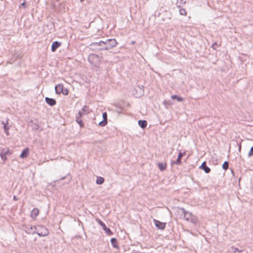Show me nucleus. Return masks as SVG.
I'll return each mask as SVG.
<instances>
[{
    "label": "nucleus",
    "mask_w": 253,
    "mask_h": 253,
    "mask_svg": "<svg viewBox=\"0 0 253 253\" xmlns=\"http://www.w3.org/2000/svg\"><path fill=\"white\" fill-rule=\"evenodd\" d=\"M171 98L172 99H177V100L178 102H181L183 100V99L182 97L178 96V95H172Z\"/></svg>",
    "instance_id": "23"
},
{
    "label": "nucleus",
    "mask_w": 253,
    "mask_h": 253,
    "mask_svg": "<svg viewBox=\"0 0 253 253\" xmlns=\"http://www.w3.org/2000/svg\"><path fill=\"white\" fill-rule=\"evenodd\" d=\"M139 126L142 128H145L147 125V121L145 120H139L138 121Z\"/></svg>",
    "instance_id": "20"
},
{
    "label": "nucleus",
    "mask_w": 253,
    "mask_h": 253,
    "mask_svg": "<svg viewBox=\"0 0 253 253\" xmlns=\"http://www.w3.org/2000/svg\"><path fill=\"white\" fill-rule=\"evenodd\" d=\"M104 182V178L101 176H97L96 182L97 184H101Z\"/></svg>",
    "instance_id": "22"
},
{
    "label": "nucleus",
    "mask_w": 253,
    "mask_h": 253,
    "mask_svg": "<svg viewBox=\"0 0 253 253\" xmlns=\"http://www.w3.org/2000/svg\"><path fill=\"white\" fill-rule=\"evenodd\" d=\"M241 146L240 145L239 146V151H241Z\"/></svg>",
    "instance_id": "33"
},
{
    "label": "nucleus",
    "mask_w": 253,
    "mask_h": 253,
    "mask_svg": "<svg viewBox=\"0 0 253 253\" xmlns=\"http://www.w3.org/2000/svg\"><path fill=\"white\" fill-rule=\"evenodd\" d=\"M180 210L181 211L182 214L183 215L184 218L186 220H189L192 215L191 213L188 211H186L183 208H180Z\"/></svg>",
    "instance_id": "8"
},
{
    "label": "nucleus",
    "mask_w": 253,
    "mask_h": 253,
    "mask_svg": "<svg viewBox=\"0 0 253 253\" xmlns=\"http://www.w3.org/2000/svg\"><path fill=\"white\" fill-rule=\"evenodd\" d=\"M2 124L3 125V128H4V129L5 130V132L6 135H8L9 132H8V130L9 128L8 127H7L6 124H5L3 122H2Z\"/></svg>",
    "instance_id": "25"
},
{
    "label": "nucleus",
    "mask_w": 253,
    "mask_h": 253,
    "mask_svg": "<svg viewBox=\"0 0 253 253\" xmlns=\"http://www.w3.org/2000/svg\"><path fill=\"white\" fill-rule=\"evenodd\" d=\"M96 221L99 224V225H100L101 226L103 229L106 231V232L107 233V234H112L110 229L109 228H107L105 224L101 220H100L99 219H97Z\"/></svg>",
    "instance_id": "6"
},
{
    "label": "nucleus",
    "mask_w": 253,
    "mask_h": 253,
    "mask_svg": "<svg viewBox=\"0 0 253 253\" xmlns=\"http://www.w3.org/2000/svg\"><path fill=\"white\" fill-rule=\"evenodd\" d=\"M26 3L25 1H24L23 2H22L21 4V5L23 6L24 7V8H25L26 7Z\"/></svg>",
    "instance_id": "32"
},
{
    "label": "nucleus",
    "mask_w": 253,
    "mask_h": 253,
    "mask_svg": "<svg viewBox=\"0 0 253 253\" xmlns=\"http://www.w3.org/2000/svg\"><path fill=\"white\" fill-rule=\"evenodd\" d=\"M82 117L81 112L80 111L78 113V116L76 117V122L80 125L81 127L84 126V124L81 119Z\"/></svg>",
    "instance_id": "16"
},
{
    "label": "nucleus",
    "mask_w": 253,
    "mask_h": 253,
    "mask_svg": "<svg viewBox=\"0 0 253 253\" xmlns=\"http://www.w3.org/2000/svg\"><path fill=\"white\" fill-rule=\"evenodd\" d=\"M80 1H81V2H83V1H84V0H80Z\"/></svg>",
    "instance_id": "38"
},
{
    "label": "nucleus",
    "mask_w": 253,
    "mask_h": 253,
    "mask_svg": "<svg viewBox=\"0 0 253 253\" xmlns=\"http://www.w3.org/2000/svg\"><path fill=\"white\" fill-rule=\"evenodd\" d=\"M107 121L105 119L104 120H103V121H101L99 123V125L101 126H105L107 124Z\"/></svg>",
    "instance_id": "27"
},
{
    "label": "nucleus",
    "mask_w": 253,
    "mask_h": 253,
    "mask_svg": "<svg viewBox=\"0 0 253 253\" xmlns=\"http://www.w3.org/2000/svg\"><path fill=\"white\" fill-rule=\"evenodd\" d=\"M158 166L161 171H164L166 169L167 164L166 163H158Z\"/></svg>",
    "instance_id": "19"
},
{
    "label": "nucleus",
    "mask_w": 253,
    "mask_h": 253,
    "mask_svg": "<svg viewBox=\"0 0 253 253\" xmlns=\"http://www.w3.org/2000/svg\"><path fill=\"white\" fill-rule=\"evenodd\" d=\"M111 243L114 248L118 249L119 247L118 245L117 241L115 238H112L111 239Z\"/></svg>",
    "instance_id": "21"
},
{
    "label": "nucleus",
    "mask_w": 253,
    "mask_h": 253,
    "mask_svg": "<svg viewBox=\"0 0 253 253\" xmlns=\"http://www.w3.org/2000/svg\"><path fill=\"white\" fill-rule=\"evenodd\" d=\"M61 45V43L57 41L53 42L51 48L52 51H55Z\"/></svg>",
    "instance_id": "12"
},
{
    "label": "nucleus",
    "mask_w": 253,
    "mask_h": 253,
    "mask_svg": "<svg viewBox=\"0 0 253 253\" xmlns=\"http://www.w3.org/2000/svg\"><path fill=\"white\" fill-rule=\"evenodd\" d=\"M90 48L97 51L106 50L105 42L100 41L98 42H93L90 44Z\"/></svg>",
    "instance_id": "1"
},
{
    "label": "nucleus",
    "mask_w": 253,
    "mask_h": 253,
    "mask_svg": "<svg viewBox=\"0 0 253 253\" xmlns=\"http://www.w3.org/2000/svg\"><path fill=\"white\" fill-rule=\"evenodd\" d=\"M184 154H185V153H182L181 152H179V154H178V157H177L176 161L175 162V161H172L171 163V164L172 165H173V164H176V165H180L181 164V158L184 156Z\"/></svg>",
    "instance_id": "9"
},
{
    "label": "nucleus",
    "mask_w": 253,
    "mask_h": 253,
    "mask_svg": "<svg viewBox=\"0 0 253 253\" xmlns=\"http://www.w3.org/2000/svg\"><path fill=\"white\" fill-rule=\"evenodd\" d=\"M39 213V211L37 208H34L31 212V217L35 219Z\"/></svg>",
    "instance_id": "14"
},
{
    "label": "nucleus",
    "mask_w": 253,
    "mask_h": 253,
    "mask_svg": "<svg viewBox=\"0 0 253 253\" xmlns=\"http://www.w3.org/2000/svg\"><path fill=\"white\" fill-rule=\"evenodd\" d=\"M81 112L82 116L84 115H87V114H89V110L88 107H87L86 105L84 106L82 109V111H81Z\"/></svg>",
    "instance_id": "18"
},
{
    "label": "nucleus",
    "mask_w": 253,
    "mask_h": 253,
    "mask_svg": "<svg viewBox=\"0 0 253 253\" xmlns=\"http://www.w3.org/2000/svg\"><path fill=\"white\" fill-rule=\"evenodd\" d=\"M102 117H103V120H104L105 119V120H107V113L106 112L103 113Z\"/></svg>",
    "instance_id": "30"
},
{
    "label": "nucleus",
    "mask_w": 253,
    "mask_h": 253,
    "mask_svg": "<svg viewBox=\"0 0 253 253\" xmlns=\"http://www.w3.org/2000/svg\"><path fill=\"white\" fill-rule=\"evenodd\" d=\"M29 153V150L28 148H25L22 152L20 157L21 158H24L28 156Z\"/></svg>",
    "instance_id": "17"
},
{
    "label": "nucleus",
    "mask_w": 253,
    "mask_h": 253,
    "mask_svg": "<svg viewBox=\"0 0 253 253\" xmlns=\"http://www.w3.org/2000/svg\"><path fill=\"white\" fill-rule=\"evenodd\" d=\"M55 90L56 93L58 94L62 93L64 95H67L68 94V90L64 88L63 85L61 84L56 85Z\"/></svg>",
    "instance_id": "5"
},
{
    "label": "nucleus",
    "mask_w": 253,
    "mask_h": 253,
    "mask_svg": "<svg viewBox=\"0 0 253 253\" xmlns=\"http://www.w3.org/2000/svg\"><path fill=\"white\" fill-rule=\"evenodd\" d=\"M166 101H164V103L166 104Z\"/></svg>",
    "instance_id": "37"
},
{
    "label": "nucleus",
    "mask_w": 253,
    "mask_h": 253,
    "mask_svg": "<svg viewBox=\"0 0 253 253\" xmlns=\"http://www.w3.org/2000/svg\"><path fill=\"white\" fill-rule=\"evenodd\" d=\"M200 168L203 169L204 171L207 173H208L211 171V169L210 168L207 166L206 162H204Z\"/></svg>",
    "instance_id": "13"
},
{
    "label": "nucleus",
    "mask_w": 253,
    "mask_h": 253,
    "mask_svg": "<svg viewBox=\"0 0 253 253\" xmlns=\"http://www.w3.org/2000/svg\"><path fill=\"white\" fill-rule=\"evenodd\" d=\"M40 236H46L49 234V231L46 227L43 225L36 226V233Z\"/></svg>",
    "instance_id": "3"
},
{
    "label": "nucleus",
    "mask_w": 253,
    "mask_h": 253,
    "mask_svg": "<svg viewBox=\"0 0 253 253\" xmlns=\"http://www.w3.org/2000/svg\"><path fill=\"white\" fill-rule=\"evenodd\" d=\"M64 178H65V177H64L61 178V179H64Z\"/></svg>",
    "instance_id": "36"
},
{
    "label": "nucleus",
    "mask_w": 253,
    "mask_h": 253,
    "mask_svg": "<svg viewBox=\"0 0 253 253\" xmlns=\"http://www.w3.org/2000/svg\"><path fill=\"white\" fill-rule=\"evenodd\" d=\"M88 60L89 62L95 66H98L100 62L101 59L100 57L96 54H91L88 56Z\"/></svg>",
    "instance_id": "2"
},
{
    "label": "nucleus",
    "mask_w": 253,
    "mask_h": 253,
    "mask_svg": "<svg viewBox=\"0 0 253 253\" xmlns=\"http://www.w3.org/2000/svg\"><path fill=\"white\" fill-rule=\"evenodd\" d=\"M153 221L155 224V226L159 229L163 230L165 229L166 226V223L160 222L156 219H154Z\"/></svg>",
    "instance_id": "7"
},
{
    "label": "nucleus",
    "mask_w": 253,
    "mask_h": 253,
    "mask_svg": "<svg viewBox=\"0 0 253 253\" xmlns=\"http://www.w3.org/2000/svg\"><path fill=\"white\" fill-rule=\"evenodd\" d=\"M179 13L181 15L186 16L187 15V12L185 9L180 7L179 9Z\"/></svg>",
    "instance_id": "24"
},
{
    "label": "nucleus",
    "mask_w": 253,
    "mask_h": 253,
    "mask_svg": "<svg viewBox=\"0 0 253 253\" xmlns=\"http://www.w3.org/2000/svg\"><path fill=\"white\" fill-rule=\"evenodd\" d=\"M253 156V146L251 147L250 152L248 153V157Z\"/></svg>",
    "instance_id": "29"
},
{
    "label": "nucleus",
    "mask_w": 253,
    "mask_h": 253,
    "mask_svg": "<svg viewBox=\"0 0 253 253\" xmlns=\"http://www.w3.org/2000/svg\"><path fill=\"white\" fill-rule=\"evenodd\" d=\"M134 43H135V42H134V41H133V42H132V44H134Z\"/></svg>",
    "instance_id": "35"
},
{
    "label": "nucleus",
    "mask_w": 253,
    "mask_h": 253,
    "mask_svg": "<svg viewBox=\"0 0 253 253\" xmlns=\"http://www.w3.org/2000/svg\"><path fill=\"white\" fill-rule=\"evenodd\" d=\"M46 102L50 106H52L56 104V101L55 99L49 97H45V98Z\"/></svg>",
    "instance_id": "15"
},
{
    "label": "nucleus",
    "mask_w": 253,
    "mask_h": 253,
    "mask_svg": "<svg viewBox=\"0 0 253 253\" xmlns=\"http://www.w3.org/2000/svg\"><path fill=\"white\" fill-rule=\"evenodd\" d=\"M13 198H14V199L15 200H16V197H15V196H14Z\"/></svg>",
    "instance_id": "34"
},
{
    "label": "nucleus",
    "mask_w": 253,
    "mask_h": 253,
    "mask_svg": "<svg viewBox=\"0 0 253 253\" xmlns=\"http://www.w3.org/2000/svg\"><path fill=\"white\" fill-rule=\"evenodd\" d=\"M216 45H217V43H216V42H214V43L212 44V45H211V47H212V48H213V49H215L216 48H215V46H216Z\"/></svg>",
    "instance_id": "31"
},
{
    "label": "nucleus",
    "mask_w": 253,
    "mask_h": 253,
    "mask_svg": "<svg viewBox=\"0 0 253 253\" xmlns=\"http://www.w3.org/2000/svg\"><path fill=\"white\" fill-rule=\"evenodd\" d=\"M26 232L27 233L29 234H34L36 233V226H30L27 227L26 229Z\"/></svg>",
    "instance_id": "11"
},
{
    "label": "nucleus",
    "mask_w": 253,
    "mask_h": 253,
    "mask_svg": "<svg viewBox=\"0 0 253 253\" xmlns=\"http://www.w3.org/2000/svg\"><path fill=\"white\" fill-rule=\"evenodd\" d=\"M106 50L110 49L115 47L117 44V42L114 39L106 40L105 41Z\"/></svg>",
    "instance_id": "4"
},
{
    "label": "nucleus",
    "mask_w": 253,
    "mask_h": 253,
    "mask_svg": "<svg viewBox=\"0 0 253 253\" xmlns=\"http://www.w3.org/2000/svg\"><path fill=\"white\" fill-rule=\"evenodd\" d=\"M229 167V163L228 162L225 161L222 165V168L223 169L226 170L228 169Z\"/></svg>",
    "instance_id": "26"
},
{
    "label": "nucleus",
    "mask_w": 253,
    "mask_h": 253,
    "mask_svg": "<svg viewBox=\"0 0 253 253\" xmlns=\"http://www.w3.org/2000/svg\"><path fill=\"white\" fill-rule=\"evenodd\" d=\"M231 248L233 249V252L234 253H236V252H239V253H241L242 252V250H239L238 248H235L234 247L232 246L231 247Z\"/></svg>",
    "instance_id": "28"
},
{
    "label": "nucleus",
    "mask_w": 253,
    "mask_h": 253,
    "mask_svg": "<svg viewBox=\"0 0 253 253\" xmlns=\"http://www.w3.org/2000/svg\"><path fill=\"white\" fill-rule=\"evenodd\" d=\"M10 154L11 153L9 152V150L7 149L6 151L3 150L1 153H0V156L2 160L5 161L7 160L6 156Z\"/></svg>",
    "instance_id": "10"
}]
</instances>
